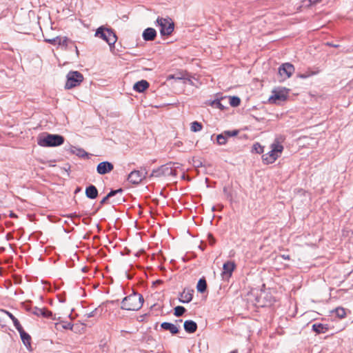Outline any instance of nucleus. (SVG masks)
Instances as JSON below:
<instances>
[{
  "mask_svg": "<svg viewBox=\"0 0 353 353\" xmlns=\"http://www.w3.org/2000/svg\"><path fill=\"white\" fill-rule=\"evenodd\" d=\"M94 35L105 41L110 46H114L117 40L115 32L112 28L104 26L98 28Z\"/></svg>",
  "mask_w": 353,
  "mask_h": 353,
  "instance_id": "4",
  "label": "nucleus"
},
{
  "mask_svg": "<svg viewBox=\"0 0 353 353\" xmlns=\"http://www.w3.org/2000/svg\"><path fill=\"white\" fill-rule=\"evenodd\" d=\"M176 322H182V319L176 320Z\"/></svg>",
  "mask_w": 353,
  "mask_h": 353,
  "instance_id": "54",
  "label": "nucleus"
},
{
  "mask_svg": "<svg viewBox=\"0 0 353 353\" xmlns=\"http://www.w3.org/2000/svg\"><path fill=\"white\" fill-rule=\"evenodd\" d=\"M212 105L216 108L221 109V110H223L224 108V106L222 105L220 100H219V99L214 100L212 103Z\"/></svg>",
  "mask_w": 353,
  "mask_h": 353,
  "instance_id": "39",
  "label": "nucleus"
},
{
  "mask_svg": "<svg viewBox=\"0 0 353 353\" xmlns=\"http://www.w3.org/2000/svg\"><path fill=\"white\" fill-rule=\"evenodd\" d=\"M294 72V68H278L275 80L280 83L283 82L288 78L290 77Z\"/></svg>",
  "mask_w": 353,
  "mask_h": 353,
  "instance_id": "11",
  "label": "nucleus"
},
{
  "mask_svg": "<svg viewBox=\"0 0 353 353\" xmlns=\"http://www.w3.org/2000/svg\"><path fill=\"white\" fill-rule=\"evenodd\" d=\"M332 313H334L337 317L339 319H343L346 316L345 310L343 307H338L336 309L332 311Z\"/></svg>",
  "mask_w": 353,
  "mask_h": 353,
  "instance_id": "27",
  "label": "nucleus"
},
{
  "mask_svg": "<svg viewBox=\"0 0 353 353\" xmlns=\"http://www.w3.org/2000/svg\"><path fill=\"white\" fill-rule=\"evenodd\" d=\"M114 199H112V203L114 204H120L125 201V199L123 196V192L117 194Z\"/></svg>",
  "mask_w": 353,
  "mask_h": 353,
  "instance_id": "34",
  "label": "nucleus"
},
{
  "mask_svg": "<svg viewBox=\"0 0 353 353\" xmlns=\"http://www.w3.org/2000/svg\"><path fill=\"white\" fill-rule=\"evenodd\" d=\"M65 138L60 134L43 132L40 134L37 139V144L41 147H57L64 143Z\"/></svg>",
  "mask_w": 353,
  "mask_h": 353,
  "instance_id": "2",
  "label": "nucleus"
},
{
  "mask_svg": "<svg viewBox=\"0 0 353 353\" xmlns=\"http://www.w3.org/2000/svg\"><path fill=\"white\" fill-rule=\"evenodd\" d=\"M60 301L61 302H65V299H61Z\"/></svg>",
  "mask_w": 353,
  "mask_h": 353,
  "instance_id": "56",
  "label": "nucleus"
},
{
  "mask_svg": "<svg viewBox=\"0 0 353 353\" xmlns=\"http://www.w3.org/2000/svg\"><path fill=\"white\" fill-rule=\"evenodd\" d=\"M223 134L225 135V137H234L236 136L239 134V130H225L223 132Z\"/></svg>",
  "mask_w": 353,
  "mask_h": 353,
  "instance_id": "38",
  "label": "nucleus"
},
{
  "mask_svg": "<svg viewBox=\"0 0 353 353\" xmlns=\"http://www.w3.org/2000/svg\"><path fill=\"white\" fill-rule=\"evenodd\" d=\"M147 173L145 169L133 170L128 174V181L132 184H139L146 177Z\"/></svg>",
  "mask_w": 353,
  "mask_h": 353,
  "instance_id": "10",
  "label": "nucleus"
},
{
  "mask_svg": "<svg viewBox=\"0 0 353 353\" xmlns=\"http://www.w3.org/2000/svg\"><path fill=\"white\" fill-rule=\"evenodd\" d=\"M24 308L28 312H32L33 310L30 305H25Z\"/></svg>",
  "mask_w": 353,
  "mask_h": 353,
  "instance_id": "44",
  "label": "nucleus"
},
{
  "mask_svg": "<svg viewBox=\"0 0 353 353\" xmlns=\"http://www.w3.org/2000/svg\"><path fill=\"white\" fill-rule=\"evenodd\" d=\"M208 241H209V243L211 245H213L215 243L216 240H215L214 237L213 236V235L212 234L209 233L208 234Z\"/></svg>",
  "mask_w": 353,
  "mask_h": 353,
  "instance_id": "41",
  "label": "nucleus"
},
{
  "mask_svg": "<svg viewBox=\"0 0 353 353\" xmlns=\"http://www.w3.org/2000/svg\"><path fill=\"white\" fill-rule=\"evenodd\" d=\"M157 283H159L161 281L160 280H157Z\"/></svg>",
  "mask_w": 353,
  "mask_h": 353,
  "instance_id": "59",
  "label": "nucleus"
},
{
  "mask_svg": "<svg viewBox=\"0 0 353 353\" xmlns=\"http://www.w3.org/2000/svg\"><path fill=\"white\" fill-rule=\"evenodd\" d=\"M101 205H100L99 207H98V208H97V210H99L100 209V207H101Z\"/></svg>",
  "mask_w": 353,
  "mask_h": 353,
  "instance_id": "62",
  "label": "nucleus"
},
{
  "mask_svg": "<svg viewBox=\"0 0 353 353\" xmlns=\"http://www.w3.org/2000/svg\"><path fill=\"white\" fill-rule=\"evenodd\" d=\"M103 310V309L101 306H99L96 307L94 310H93L92 312L84 314V317L86 319L91 317H99L101 316Z\"/></svg>",
  "mask_w": 353,
  "mask_h": 353,
  "instance_id": "25",
  "label": "nucleus"
},
{
  "mask_svg": "<svg viewBox=\"0 0 353 353\" xmlns=\"http://www.w3.org/2000/svg\"><path fill=\"white\" fill-rule=\"evenodd\" d=\"M44 41L53 46H61L66 48L70 41L66 37H56L52 39H44Z\"/></svg>",
  "mask_w": 353,
  "mask_h": 353,
  "instance_id": "13",
  "label": "nucleus"
},
{
  "mask_svg": "<svg viewBox=\"0 0 353 353\" xmlns=\"http://www.w3.org/2000/svg\"><path fill=\"white\" fill-rule=\"evenodd\" d=\"M216 141L217 143L220 145H225L227 143V137L223 134V132L217 135Z\"/></svg>",
  "mask_w": 353,
  "mask_h": 353,
  "instance_id": "35",
  "label": "nucleus"
},
{
  "mask_svg": "<svg viewBox=\"0 0 353 353\" xmlns=\"http://www.w3.org/2000/svg\"><path fill=\"white\" fill-rule=\"evenodd\" d=\"M215 210V207H212V211Z\"/></svg>",
  "mask_w": 353,
  "mask_h": 353,
  "instance_id": "61",
  "label": "nucleus"
},
{
  "mask_svg": "<svg viewBox=\"0 0 353 353\" xmlns=\"http://www.w3.org/2000/svg\"><path fill=\"white\" fill-rule=\"evenodd\" d=\"M185 312L186 309L183 306L178 305L174 309V315L180 317L183 316Z\"/></svg>",
  "mask_w": 353,
  "mask_h": 353,
  "instance_id": "29",
  "label": "nucleus"
},
{
  "mask_svg": "<svg viewBox=\"0 0 353 353\" xmlns=\"http://www.w3.org/2000/svg\"><path fill=\"white\" fill-rule=\"evenodd\" d=\"M85 195L88 199H95L98 196V190L94 185H90L85 188Z\"/></svg>",
  "mask_w": 353,
  "mask_h": 353,
  "instance_id": "20",
  "label": "nucleus"
},
{
  "mask_svg": "<svg viewBox=\"0 0 353 353\" xmlns=\"http://www.w3.org/2000/svg\"><path fill=\"white\" fill-rule=\"evenodd\" d=\"M101 205H100L99 207H98V208H97V210H99L100 209V207H101Z\"/></svg>",
  "mask_w": 353,
  "mask_h": 353,
  "instance_id": "60",
  "label": "nucleus"
},
{
  "mask_svg": "<svg viewBox=\"0 0 353 353\" xmlns=\"http://www.w3.org/2000/svg\"><path fill=\"white\" fill-rule=\"evenodd\" d=\"M280 66H294L292 63L286 62L282 63Z\"/></svg>",
  "mask_w": 353,
  "mask_h": 353,
  "instance_id": "47",
  "label": "nucleus"
},
{
  "mask_svg": "<svg viewBox=\"0 0 353 353\" xmlns=\"http://www.w3.org/2000/svg\"><path fill=\"white\" fill-rule=\"evenodd\" d=\"M70 152L81 158H88V153L82 148H77L74 146H70Z\"/></svg>",
  "mask_w": 353,
  "mask_h": 353,
  "instance_id": "23",
  "label": "nucleus"
},
{
  "mask_svg": "<svg viewBox=\"0 0 353 353\" xmlns=\"http://www.w3.org/2000/svg\"><path fill=\"white\" fill-rule=\"evenodd\" d=\"M84 77L79 71H70L66 75V82L64 85L65 90H71L81 85Z\"/></svg>",
  "mask_w": 353,
  "mask_h": 353,
  "instance_id": "5",
  "label": "nucleus"
},
{
  "mask_svg": "<svg viewBox=\"0 0 353 353\" xmlns=\"http://www.w3.org/2000/svg\"><path fill=\"white\" fill-rule=\"evenodd\" d=\"M73 327V325L71 323H65L63 325V328L65 330H72Z\"/></svg>",
  "mask_w": 353,
  "mask_h": 353,
  "instance_id": "43",
  "label": "nucleus"
},
{
  "mask_svg": "<svg viewBox=\"0 0 353 353\" xmlns=\"http://www.w3.org/2000/svg\"><path fill=\"white\" fill-rule=\"evenodd\" d=\"M75 50H76V52H77V54H78V53H79V50H78V48H77V46H75Z\"/></svg>",
  "mask_w": 353,
  "mask_h": 353,
  "instance_id": "53",
  "label": "nucleus"
},
{
  "mask_svg": "<svg viewBox=\"0 0 353 353\" xmlns=\"http://www.w3.org/2000/svg\"><path fill=\"white\" fill-rule=\"evenodd\" d=\"M149 86L150 83L146 80H141L134 84L133 90L137 92L141 93L145 91Z\"/></svg>",
  "mask_w": 353,
  "mask_h": 353,
  "instance_id": "17",
  "label": "nucleus"
},
{
  "mask_svg": "<svg viewBox=\"0 0 353 353\" xmlns=\"http://www.w3.org/2000/svg\"><path fill=\"white\" fill-rule=\"evenodd\" d=\"M309 1H310V2L311 3L316 4V3H319V2H320L321 0H309Z\"/></svg>",
  "mask_w": 353,
  "mask_h": 353,
  "instance_id": "49",
  "label": "nucleus"
},
{
  "mask_svg": "<svg viewBox=\"0 0 353 353\" xmlns=\"http://www.w3.org/2000/svg\"><path fill=\"white\" fill-rule=\"evenodd\" d=\"M10 216L11 218H17V216L14 213H13V212L10 213Z\"/></svg>",
  "mask_w": 353,
  "mask_h": 353,
  "instance_id": "50",
  "label": "nucleus"
},
{
  "mask_svg": "<svg viewBox=\"0 0 353 353\" xmlns=\"http://www.w3.org/2000/svg\"><path fill=\"white\" fill-rule=\"evenodd\" d=\"M263 148V146L256 142L253 144L252 151L256 154H262L264 152Z\"/></svg>",
  "mask_w": 353,
  "mask_h": 353,
  "instance_id": "31",
  "label": "nucleus"
},
{
  "mask_svg": "<svg viewBox=\"0 0 353 353\" xmlns=\"http://www.w3.org/2000/svg\"><path fill=\"white\" fill-rule=\"evenodd\" d=\"M6 312L8 315V316L12 319L13 324H14L15 328L17 329V330H19L23 327L21 326V325L20 324L19 321H18V319L12 313H10L9 312Z\"/></svg>",
  "mask_w": 353,
  "mask_h": 353,
  "instance_id": "30",
  "label": "nucleus"
},
{
  "mask_svg": "<svg viewBox=\"0 0 353 353\" xmlns=\"http://www.w3.org/2000/svg\"><path fill=\"white\" fill-rule=\"evenodd\" d=\"M41 316L44 318H47V319H52V320L56 319L55 315L52 313V312L47 310L45 307L42 308V312L41 313Z\"/></svg>",
  "mask_w": 353,
  "mask_h": 353,
  "instance_id": "28",
  "label": "nucleus"
},
{
  "mask_svg": "<svg viewBox=\"0 0 353 353\" xmlns=\"http://www.w3.org/2000/svg\"><path fill=\"white\" fill-rule=\"evenodd\" d=\"M230 353H236V350L232 351Z\"/></svg>",
  "mask_w": 353,
  "mask_h": 353,
  "instance_id": "58",
  "label": "nucleus"
},
{
  "mask_svg": "<svg viewBox=\"0 0 353 353\" xmlns=\"http://www.w3.org/2000/svg\"><path fill=\"white\" fill-rule=\"evenodd\" d=\"M156 25L160 28V33L162 36H169L174 31V23L170 17H158Z\"/></svg>",
  "mask_w": 353,
  "mask_h": 353,
  "instance_id": "6",
  "label": "nucleus"
},
{
  "mask_svg": "<svg viewBox=\"0 0 353 353\" xmlns=\"http://www.w3.org/2000/svg\"><path fill=\"white\" fill-rule=\"evenodd\" d=\"M147 314H145L143 316H141L140 318H141V321H143L144 317L146 316Z\"/></svg>",
  "mask_w": 353,
  "mask_h": 353,
  "instance_id": "51",
  "label": "nucleus"
},
{
  "mask_svg": "<svg viewBox=\"0 0 353 353\" xmlns=\"http://www.w3.org/2000/svg\"><path fill=\"white\" fill-rule=\"evenodd\" d=\"M121 192H123V190L122 188H119L117 190H111L110 192L100 201V205H104L109 199L114 196L117 194Z\"/></svg>",
  "mask_w": 353,
  "mask_h": 353,
  "instance_id": "24",
  "label": "nucleus"
},
{
  "mask_svg": "<svg viewBox=\"0 0 353 353\" xmlns=\"http://www.w3.org/2000/svg\"><path fill=\"white\" fill-rule=\"evenodd\" d=\"M172 163L163 165L156 170H153L150 177H161V176H176L177 175V171L175 168H172L170 165Z\"/></svg>",
  "mask_w": 353,
  "mask_h": 353,
  "instance_id": "8",
  "label": "nucleus"
},
{
  "mask_svg": "<svg viewBox=\"0 0 353 353\" xmlns=\"http://www.w3.org/2000/svg\"><path fill=\"white\" fill-rule=\"evenodd\" d=\"M223 193L225 195L226 198L228 199H229L230 201H232V193H231L230 188L229 187L225 186L223 188Z\"/></svg>",
  "mask_w": 353,
  "mask_h": 353,
  "instance_id": "37",
  "label": "nucleus"
},
{
  "mask_svg": "<svg viewBox=\"0 0 353 353\" xmlns=\"http://www.w3.org/2000/svg\"><path fill=\"white\" fill-rule=\"evenodd\" d=\"M235 268L236 264L234 261H228L224 263L223 265V272L221 274L223 279L228 280L231 277Z\"/></svg>",
  "mask_w": 353,
  "mask_h": 353,
  "instance_id": "12",
  "label": "nucleus"
},
{
  "mask_svg": "<svg viewBox=\"0 0 353 353\" xmlns=\"http://www.w3.org/2000/svg\"><path fill=\"white\" fill-rule=\"evenodd\" d=\"M143 303V295L133 291L132 294L123 299L121 309L128 311H138L142 307Z\"/></svg>",
  "mask_w": 353,
  "mask_h": 353,
  "instance_id": "1",
  "label": "nucleus"
},
{
  "mask_svg": "<svg viewBox=\"0 0 353 353\" xmlns=\"http://www.w3.org/2000/svg\"><path fill=\"white\" fill-rule=\"evenodd\" d=\"M329 327L327 324L314 323L312 325V330L317 334L325 333Z\"/></svg>",
  "mask_w": 353,
  "mask_h": 353,
  "instance_id": "22",
  "label": "nucleus"
},
{
  "mask_svg": "<svg viewBox=\"0 0 353 353\" xmlns=\"http://www.w3.org/2000/svg\"><path fill=\"white\" fill-rule=\"evenodd\" d=\"M119 300H116V301H113L112 302L114 303V302H118Z\"/></svg>",
  "mask_w": 353,
  "mask_h": 353,
  "instance_id": "64",
  "label": "nucleus"
},
{
  "mask_svg": "<svg viewBox=\"0 0 353 353\" xmlns=\"http://www.w3.org/2000/svg\"><path fill=\"white\" fill-rule=\"evenodd\" d=\"M19 334L21 339V341H23V344L28 347V346H31V336L29 334L25 332L23 328H21L20 330H17Z\"/></svg>",
  "mask_w": 353,
  "mask_h": 353,
  "instance_id": "21",
  "label": "nucleus"
},
{
  "mask_svg": "<svg viewBox=\"0 0 353 353\" xmlns=\"http://www.w3.org/2000/svg\"><path fill=\"white\" fill-rule=\"evenodd\" d=\"M207 282L205 277L201 278L196 285V290L200 293H203L207 290Z\"/></svg>",
  "mask_w": 353,
  "mask_h": 353,
  "instance_id": "26",
  "label": "nucleus"
},
{
  "mask_svg": "<svg viewBox=\"0 0 353 353\" xmlns=\"http://www.w3.org/2000/svg\"><path fill=\"white\" fill-rule=\"evenodd\" d=\"M203 125L198 122V121H194L191 123V130L192 132H199L202 130Z\"/></svg>",
  "mask_w": 353,
  "mask_h": 353,
  "instance_id": "33",
  "label": "nucleus"
},
{
  "mask_svg": "<svg viewBox=\"0 0 353 353\" xmlns=\"http://www.w3.org/2000/svg\"><path fill=\"white\" fill-rule=\"evenodd\" d=\"M6 238L7 241H10L13 239V235L12 234V233H7Z\"/></svg>",
  "mask_w": 353,
  "mask_h": 353,
  "instance_id": "45",
  "label": "nucleus"
},
{
  "mask_svg": "<svg viewBox=\"0 0 353 353\" xmlns=\"http://www.w3.org/2000/svg\"><path fill=\"white\" fill-rule=\"evenodd\" d=\"M193 163H194V167H196V168H199V167L203 166L202 162L199 159H195L194 158H193Z\"/></svg>",
  "mask_w": 353,
  "mask_h": 353,
  "instance_id": "42",
  "label": "nucleus"
},
{
  "mask_svg": "<svg viewBox=\"0 0 353 353\" xmlns=\"http://www.w3.org/2000/svg\"><path fill=\"white\" fill-rule=\"evenodd\" d=\"M32 312L33 314H34L37 316H40L41 313L42 312V308H39L38 307H34Z\"/></svg>",
  "mask_w": 353,
  "mask_h": 353,
  "instance_id": "40",
  "label": "nucleus"
},
{
  "mask_svg": "<svg viewBox=\"0 0 353 353\" xmlns=\"http://www.w3.org/2000/svg\"><path fill=\"white\" fill-rule=\"evenodd\" d=\"M113 169V164L109 161L101 162L97 166V172L101 175L110 172Z\"/></svg>",
  "mask_w": 353,
  "mask_h": 353,
  "instance_id": "14",
  "label": "nucleus"
},
{
  "mask_svg": "<svg viewBox=\"0 0 353 353\" xmlns=\"http://www.w3.org/2000/svg\"><path fill=\"white\" fill-rule=\"evenodd\" d=\"M194 290L185 288L183 291L180 293L179 301L183 303H190L193 298Z\"/></svg>",
  "mask_w": 353,
  "mask_h": 353,
  "instance_id": "15",
  "label": "nucleus"
},
{
  "mask_svg": "<svg viewBox=\"0 0 353 353\" xmlns=\"http://www.w3.org/2000/svg\"><path fill=\"white\" fill-rule=\"evenodd\" d=\"M68 216H70L71 218H74V217L79 218L80 217V216L77 215L76 213L71 214Z\"/></svg>",
  "mask_w": 353,
  "mask_h": 353,
  "instance_id": "48",
  "label": "nucleus"
},
{
  "mask_svg": "<svg viewBox=\"0 0 353 353\" xmlns=\"http://www.w3.org/2000/svg\"><path fill=\"white\" fill-rule=\"evenodd\" d=\"M272 95L268 101L270 103L279 104L282 101H285L288 98L289 89L285 88H275L272 91Z\"/></svg>",
  "mask_w": 353,
  "mask_h": 353,
  "instance_id": "7",
  "label": "nucleus"
},
{
  "mask_svg": "<svg viewBox=\"0 0 353 353\" xmlns=\"http://www.w3.org/2000/svg\"><path fill=\"white\" fill-rule=\"evenodd\" d=\"M326 45H327V46H329L334 47V48H338V47H339V45L334 44L333 43H331V42H327V43H326Z\"/></svg>",
  "mask_w": 353,
  "mask_h": 353,
  "instance_id": "46",
  "label": "nucleus"
},
{
  "mask_svg": "<svg viewBox=\"0 0 353 353\" xmlns=\"http://www.w3.org/2000/svg\"><path fill=\"white\" fill-rule=\"evenodd\" d=\"M183 327L186 332L192 334L196 331L197 324L192 320H187L184 322Z\"/></svg>",
  "mask_w": 353,
  "mask_h": 353,
  "instance_id": "19",
  "label": "nucleus"
},
{
  "mask_svg": "<svg viewBox=\"0 0 353 353\" xmlns=\"http://www.w3.org/2000/svg\"><path fill=\"white\" fill-rule=\"evenodd\" d=\"M241 103V99L239 97L233 96L230 97V104L232 107H237Z\"/></svg>",
  "mask_w": 353,
  "mask_h": 353,
  "instance_id": "32",
  "label": "nucleus"
},
{
  "mask_svg": "<svg viewBox=\"0 0 353 353\" xmlns=\"http://www.w3.org/2000/svg\"><path fill=\"white\" fill-rule=\"evenodd\" d=\"M60 301L61 302H65V299H61Z\"/></svg>",
  "mask_w": 353,
  "mask_h": 353,
  "instance_id": "55",
  "label": "nucleus"
},
{
  "mask_svg": "<svg viewBox=\"0 0 353 353\" xmlns=\"http://www.w3.org/2000/svg\"><path fill=\"white\" fill-rule=\"evenodd\" d=\"M318 71H307L304 73H299L298 74V77L302 79L307 78L312 75H314L316 74Z\"/></svg>",
  "mask_w": 353,
  "mask_h": 353,
  "instance_id": "36",
  "label": "nucleus"
},
{
  "mask_svg": "<svg viewBox=\"0 0 353 353\" xmlns=\"http://www.w3.org/2000/svg\"><path fill=\"white\" fill-rule=\"evenodd\" d=\"M283 146L276 139L271 145V150L262 156L263 162L265 164L274 163L279 157V153H281Z\"/></svg>",
  "mask_w": 353,
  "mask_h": 353,
  "instance_id": "3",
  "label": "nucleus"
},
{
  "mask_svg": "<svg viewBox=\"0 0 353 353\" xmlns=\"http://www.w3.org/2000/svg\"><path fill=\"white\" fill-rule=\"evenodd\" d=\"M142 37L146 41H154L157 37V31L152 28H148L144 30Z\"/></svg>",
  "mask_w": 353,
  "mask_h": 353,
  "instance_id": "16",
  "label": "nucleus"
},
{
  "mask_svg": "<svg viewBox=\"0 0 353 353\" xmlns=\"http://www.w3.org/2000/svg\"><path fill=\"white\" fill-rule=\"evenodd\" d=\"M171 79L183 80V83H188L190 85H194L195 84L192 79H196V78L191 75L188 71L182 70H177L174 74H170L166 77L167 81H170Z\"/></svg>",
  "mask_w": 353,
  "mask_h": 353,
  "instance_id": "9",
  "label": "nucleus"
},
{
  "mask_svg": "<svg viewBox=\"0 0 353 353\" xmlns=\"http://www.w3.org/2000/svg\"><path fill=\"white\" fill-rule=\"evenodd\" d=\"M145 68V70H150V68Z\"/></svg>",
  "mask_w": 353,
  "mask_h": 353,
  "instance_id": "57",
  "label": "nucleus"
},
{
  "mask_svg": "<svg viewBox=\"0 0 353 353\" xmlns=\"http://www.w3.org/2000/svg\"><path fill=\"white\" fill-rule=\"evenodd\" d=\"M101 205H100L99 207H98V208H97V210H99L100 209V207H101Z\"/></svg>",
  "mask_w": 353,
  "mask_h": 353,
  "instance_id": "63",
  "label": "nucleus"
},
{
  "mask_svg": "<svg viewBox=\"0 0 353 353\" xmlns=\"http://www.w3.org/2000/svg\"><path fill=\"white\" fill-rule=\"evenodd\" d=\"M283 258H285V259H290V256H284V255H283Z\"/></svg>",
  "mask_w": 353,
  "mask_h": 353,
  "instance_id": "52",
  "label": "nucleus"
},
{
  "mask_svg": "<svg viewBox=\"0 0 353 353\" xmlns=\"http://www.w3.org/2000/svg\"><path fill=\"white\" fill-rule=\"evenodd\" d=\"M161 327L163 330L169 331L172 335L177 334L179 332V327L172 323L163 322L161 324Z\"/></svg>",
  "mask_w": 353,
  "mask_h": 353,
  "instance_id": "18",
  "label": "nucleus"
}]
</instances>
